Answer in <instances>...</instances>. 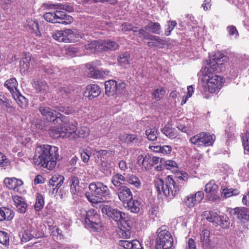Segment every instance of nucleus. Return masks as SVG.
I'll return each instance as SVG.
<instances>
[{
	"label": "nucleus",
	"mask_w": 249,
	"mask_h": 249,
	"mask_svg": "<svg viewBox=\"0 0 249 249\" xmlns=\"http://www.w3.org/2000/svg\"><path fill=\"white\" fill-rule=\"evenodd\" d=\"M58 157L57 147L50 145H42L36 147L34 161L36 165L52 170L56 166Z\"/></svg>",
	"instance_id": "f257e3e1"
},
{
	"label": "nucleus",
	"mask_w": 249,
	"mask_h": 249,
	"mask_svg": "<svg viewBox=\"0 0 249 249\" xmlns=\"http://www.w3.org/2000/svg\"><path fill=\"white\" fill-rule=\"evenodd\" d=\"M182 176H179L174 178L171 176H168L164 180L157 178L154 180V185L159 195L168 197H174L179 192L181 187L178 182V179L185 180L187 174L186 173L181 174Z\"/></svg>",
	"instance_id": "f03ea898"
},
{
	"label": "nucleus",
	"mask_w": 249,
	"mask_h": 249,
	"mask_svg": "<svg viewBox=\"0 0 249 249\" xmlns=\"http://www.w3.org/2000/svg\"><path fill=\"white\" fill-rule=\"evenodd\" d=\"M4 86L10 92L13 98L20 107H23L26 106L28 101L17 89L18 83L15 78H12L6 80L5 82Z\"/></svg>",
	"instance_id": "7ed1b4c3"
},
{
	"label": "nucleus",
	"mask_w": 249,
	"mask_h": 249,
	"mask_svg": "<svg viewBox=\"0 0 249 249\" xmlns=\"http://www.w3.org/2000/svg\"><path fill=\"white\" fill-rule=\"evenodd\" d=\"M173 238L170 232L160 228L158 230L156 240V249H172Z\"/></svg>",
	"instance_id": "20e7f679"
},
{
	"label": "nucleus",
	"mask_w": 249,
	"mask_h": 249,
	"mask_svg": "<svg viewBox=\"0 0 249 249\" xmlns=\"http://www.w3.org/2000/svg\"><path fill=\"white\" fill-rule=\"evenodd\" d=\"M53 38L59 42L66 43L74 42L79 40L80 35L74 29H69L56 31L53 35Z\"/></svg>",
	"instance_id": "39448f33"
},
{
	"label": "nucleus",
	"mask_w": 249,
	"mask_h": 249,
	"mask_svg": "<svg viewBox=\"0 0 249 249\" xmlns=\"http://www.w3.org/2000/svg\"><path fill=\"white\" fill-rule=\"evenodd\" d=\"M206 219L215 226L219 225L222 228H227L229 226V218L218 211H210Z\"/></svg>",
	"instance_id": "423d86ee"
},
{
	"label": "nucleus",
	"mask_w": 249,
	"mask_h": 249,
	"mask_svg": "<svg viewBox=\"0 0 249 249\" xmlns=\"http://www.w3.org/2000/svg\"><path fill=\"white\" fill-rule=\"evenodd\" d=\"M215 139L214 134L208 132H201L191 137L190 141L191 143L198 146H209L213 145Z\"/></svg>",
	"instance_id": "0eeeda50"
},
{
	"label": "nucleus",
	"mask_w": 249,
	"mask_h": 249,
	"mask_svg": "<svg viewBox=\"0 0 249 249\" xmlns=\"http://www.w3.org/2000/svg\"><path fill=\"white\" fill-rule=\"evenodd\" d=\"M141 38L143 39L149 40L147 45L150 48L156 47L157 48H162L166 45L167 41L165 37L153 35L150 33H145V31L141 30Z\"/></svg>",
	"instance_id": "6e6552de"
},
{
	"label": "nucleus",
	"mask_w": 249,
	"mask_h": 249,
	"mask_svg": "<svg viewBox=\"0 0 249 249\" xmlns=\"http://www.w3.org/2000/svg\"><path fill=\"white\" fill-rule=\"evenodd\" d=\"M228 58L220 52H217L213 56L212 59H210L209 62L205 65V69H207V72L208 75L213 74V72L218 71V65H222L224 62H227Z\"/></svg>",
	"instance_id": "1a4fd4ad"
},
{
	"label": "nucleus",
	"mask_w": 249,
	"mask_h": 249,
	"mask_svg": "<svg viewBox=\"0 0 249 249\" xmlns=\"http://www.w3.org/2000/svg\"><path fill=\"white\" fill-rule=\"evenodd\" d=\"M90 192H87L89 193L90 195L96 197H103L105 199V196L109 198L108 193L107 192L108 187L104 185L101 182H91L89 186Z\"/></svg>",
	"instance_id": "9d476101"
},
{
	"label": "nucleus",
	"mask_w": 249,
	"mask_h": 249,
	"mask_svg": "<svg viewBox=\"0 0 249 249\" xmlns=\"http://www.w3.org/2000/svg\"><path fill=\"white\" fill-rule=\"evenodd\" d=\"M206 80L208 91L210 93L217 92L219 91L224 83L223 78L217 75H208L206 76Z\"/></svg>",
	"instance_id": "9b49d317"
},
{
	"label": "nucleus",
	"mask_w": 249,
	"mask_h": 249,
	"mask_svg": "<svg viewBox=\"0 0 249 249\" xmlns=\"http://www.w3.org/2000/svg\"><path fill=\"white\" fill-rule=\"evenodd\" d=\"M85 225L87 228L91 229L94 231L98 230L100 226V220L96 211L90 209L87 212Z\"/></svg>",
	"instance_id": "f8f14e48"
},
{
	"label": "nucleus",
	"mask_w": 249,
	"mask_h": 249,
	"mask_svg": "<svg viewBox=\"0 0 249 249\" xmlns=\"http://www.w3.org/2000/svg\"><path fill=\"white\" fill-rule=\"evenodd\" d=\"M39 112L45 117L48 121H53L54 124H60L63 121L64 116L60 113H56L51 108L47 107H40L39 108Z\"/></svg>",
	"instance_id": "ddd939ff"
},
{
	"label": "nucleus",
	"mask_w": 249,
	"mask_h": 249,
	"mask_svg": "<svg viewBox=\"0 0 249 249\" xmlns=\"http://www.w3.org/2000/svg\"><path fill=\"white\" fill-rule=\"evenodd\" d=\"M86 198L92 204L93 206L98 203H100V207L103 214L108 216L109 212V202L107 196H105V199L103 197H96L90 195L89 193H86Z\"/></svg>",
	"instance_id": "4468645a"
},
{
	"label": "nucleus",
	"mask_w": 249,
	"mask_h": 249,
	"mask_svg": "<svg viewBox=\"0 0 249 249\" xmlns=\"http://www.w3.org/2000/svg\"><path fill=\"white\" fill-rule=\"evenodd\" d=\"M218 189V186L214 180H211L206 184L205 191L209 200L213 201L219 200V197L217 195Z\"/></svg>",
	"instance_id": "2eb2a0df"
},
{
	"label": "nucleus",
	"mask_w": 249,
	"mask_h": 249,
	"mask_svg": "<svg viewBox=\"0 0 249 249\" xmlns=\"http://www.w3.org/2000/svg\"><path fill=\"white\" fill-rule=\"evenodd\" d=\"M85 66L88 70V75L90 78L104 79L108 75L107 71H100L94 68L92 62L86 64Z\"/></svg>",
	"instance_id": "dca6fc26"
},
{
	"label": "nucleus",
	"mask_w": 249,
	"mask_h": 249,
	"mask_svg": "<svg viewBox=\"0 0 249 249\" xmlns=\"http://www.w3.org/2000/svg\"><path fill=\"white\" fill-rule=\"evenodd\" d=\"M231 213L244 223L249 220V210L245 207L235 208L231 210Z\"/></svg>",
	"instance_id": "f3484780"
},
{
	"label": "nucleus",
	"mask_w": 249,
	"mask_h": 249,
	"mask_svg": "<svg viewBox=\"0 0 249 249\" xmlns=\"http://www.w3.org/2000/svg\"><path fill=\"white\" fill-rule=\"evenodd\" d=\"M64 177L60 175H54L50 179L49 182L50 189L52 190V193L55 194L58 189L64 182Z\"/></svg>",
	"instance_id": "a211bd4d"
},
{
	"label": "nucleus",
	"mask_w": 249,
	"mask_h": 249,
	"mask_svg": "<svg viewBox=\"0 0 249 249\" xmlns=\"http://www.w3.org/2000/svg\"><path fill=\"white\" fill-rule=\"evenodd\" d=\"M141 30L145 31V33H149L147 31L150 32L153 34L157 35H160L161 33V28L160 25L158 22H154L150 21L148 24L143 28H141L139 31V37L141 38Z\"/></svg>",
	"instance_id": "6ab92c4d"
},
{
	"label": "nucleus",
	"mask_w": 249,
	"mask_h": 249,
	"mask_svg": "<svg viewBox=\"0 0 249 249\" xmlns=\"http://www.w3.org/2000/svg\"><path fill=\"white\" fill-rule=\"evenodd\" d=\"M110 217L121 225L127 222L125 214L116 209L110 210Z\"/></svg>",
	"instance_id": "aec40b11"
},
{
	"label": "nucleus",
	"mask_w": 249,
	"mask_h": 249,
	"mask_svg": "<svg viewBox=\"0 0 249 249\" xmlns=\"http://www.w3.org/2000/svg\"><path fill=\"white\" fill-rule=\"evenodd\" d=\"M117 195L120 200L124 204L133 197L130 189L126 186H121L117 192Z\"/></svg>",
	"instance_id": "412c9836"
},
{
	"label": "nucleus",
	"mask_w": 249,
	"mask_h": 249,
	"mask_svg": "<svg viewBox=\"0 0 249 249\" xmlns=\"http://www.w3.org/2000/svg\"><path fill=\"white\" fill-rule=\"evenodd\" d=\"M101 92V89L99 86L97 85H89L86 87V89L84 93V95L91 100L97 97Z\"/></svg>",
	"instance_id": "4be33fe9"
},
{
	"label": "nucleus",
	"mask_w": 249,
	"mask_h": 249,
	"mask_svg": "<svg viewBox=\"0 0 249 249\" xmlns=\"http://www.w3.org/2000/svg\"><path fill=\"white\" fill-rule=\"evenodd\" d=\"M4 183L6 186L9 189L18 192L19 188L23 184L21 180L16 178H6L4 180Z\"/></svg>",
	"instance_id": "5701e85b"
},
{
	"label": "nucleus",
	"mask_w": 249,
	"mask_h": 249,
	"mask_svg": "<svg viewBox=\"0 0 249 249\" xmlns=\"http://www.w3.org/2000/svg\"><path fill=\"white\" fill-rule=\"evenodd\" d=\"M58 125H61L64 132L66 134L65 138H69L72 133L76 132V126L75 125L71 124L69 122L66 121V117L64 116L63 121L60 124H57Z\"/></svg>",
	"instance_id": "b1692460"
},
{
	"label": "nucleus",
	"mask_w": 249,
	"mask_h": 249,
	"mask_svg": "<svg viewBox=\"0 0 249 249\" xmlns=\"http://www.w3.org/2000/svg\"><path fill=\"white\" fill-rule=\"evenodd\" d=\"M54 15L56 20L55 23L69 24L73 21L72 17L66 15L64 12L57 10L55 12V14Z\"/></svg>",
	"instance_id": "393cba45"
},
{
	"label": "nucleus",
	"mask_w": 249,
	"mask_h": 249,
	"mask_svg": "<svg viewBox=\"0 0 249 249\" xmlns=\"http://www.w3.org/2000/svg\"><path fill=\"white\" fill-rule=\"evenodd\" d=\"M124 207L131 213H138L140 210V203L133 197L123 204Z\"/></svg>",
	"instance_id": "a878e982"
},
{
	"label": "nucleus",
	"mask_w": 249,
	"mask_h": 249,
	"mask_svg": "<svg viewBox=\"0 0 249 249\" xmlns=\"http://www.w3.org/2000/svg\"><path fill=\"white\" fill-rule=\"evenodd\" d=\"M125 88V84L124 83H120L119 84L115 80H110V92L121 94Z\"/></svg>",
	"instance_id": "bb28decb"
},
{
	"label": "nucleus",
	"mask_w": 249,
	"mask_h": 249,
	"mask_svg": "<svg viewBox=\"0 0 249 249\" xmlns=\"http://www.w3.org/2000/svg\"><path fill=\"white\" fill-rule=\"evenodd\" d=\"M70 191L72 195H76L79 191V179L76 176H71L69 179Z\"/></svg>",
	"instance_id": "cd10ccee"
},
{
	"label": "nucleus",
	"mask_w": 249,
	"mask_h": 249,
	"mask_svg": "<svg viewBox=\"0 0 249 249\" xmlns=\"http://www.w3.org/2000/svg\"><path fill=\"white\" fill-rule=\"evenodd\" d=\"M49 134L51 137L54 139L66 137V134L64 132V130L61 125H60V127L56 126L52 127L49 130Z\"/></svg>",
	"instance_id": "c85d7f7f"
},
{
	"label": "nucleus",
	"mask_w": 249,
	"mask_h": 249,
	"mask_svg": "<svg viewBox=\"0 0 249 249\" xmlns=\"http://www.w3.org/2000/svg\"><path fill=\"white\" fill-rule=\"evenodd\" d=\"M160 158L155 156H151L149 154H146L145 157L144 162V168L145 169H149L151 166L157 164L160 161Z\"/></svg>",
	"instance_id": "c756f323"
},
{
	"label": "nucleus",
	"mask_w": 249,
	"mask_h": 249,
	"mask_svg": "<svg viewBox=\"0 0 249 249\" xmlns=\"http://www.w3.org/2000/svg\"><path fill=\"white\" fill-rule=\"evenodd\" d=\"M0 106L8 112H13L15 111L11 102L3 95H0Z\"/></svg>",
	"instance_id": "7c9ffc66"
},
{
	"label": "nucleus",
	"mask_w": 249,
	"mask_h": 249,
	"mask_svg": "<svg viewBox=\"0 0 249 249\" xmlns=\"http://www.w3.org/2000/svg\"><path fill=\"white\" fill-rule=\"evenodd\" d=\"M33 86L36 92L40 94L45 93L48 89L47 83L42 81H34Z\"/></svg>",
	"instance_id": "2f4dec72"
},
{
	"label": "nucleus",
	"mask_w": 249,
	"mask_h": 249,
	"mask_svg": "<svg viewBox=\"0 0 249 249\" xmlns=\"http://www.w3.org/2000/svg\"><path fill=\"white\" fill-rule=\"evenodd\" d=\"M14 212L6 208H0V221L11 220L14 217Z\"/></svg>",
	"instance_id": "473e14b6"
},
{
	"label": "nucleus",
	"mask_w": 249,
	"mask_h": 249,
	"mask_svg": "<svg viewBox=\"0 0 249 249\" xmlns=\"http://www.w3.org/2000/svg\"><path fill=\"white\" fill-rule=\"evenodd\" d=\"M120 140L127 143H138V138L136 135L130 134H121L119 136Z\"/></svg>",
	"instance_id": "72a5a7b5"
},
{
	"label": "nucleus",
	"mask_w": 249,
	"mask_h": 249,
	"mask_svg": "<svg viewBox=\"0 0 249 249\" xmlns=\"http://www.w3.org/2000/svg\"><path fill=\"white\" fill-rule=\"evenodd\" d=\"M33 62L30 53L25 54L23 59L20 62V69H23L24 71L27 70L31 65H33Z\"/></svg>",
	"instance_id": "f704fd0d"
},
{
	"label": "nucleus",
	"mask_w": 249,
	"mask_h": 249,
	"mask_svg": "<svg viewBox=\"0 0 249 249\" xmlns=\"http://www.w3.org/2000/svg\"><path fill=\"white\" fill-rule=\"evenodd\" d=\"M127 225V227H125L124 225H122L123 226L122 228H119L117 232L119 236L123 238L128 239L131 236V231L130 228L129 226L128 225V223L126 222L124 223Z\"/></svg>",
	"instance_id": "c9c22d12"
},
{
	"label": "nucleus",
	"mask_w": 249,
	"mask_h": 249,
	"mask_svg": "<svg viewBox=\"0 0 249 249\" xmlns=\"http://www.w3.org/2000/svg\"><path fill=\"white\" fill-rule=\"evenodd\" d=\"M161 131L166 136L171 139H175L178 136L177 133L168 125H166Z\"/></svg>",
	"instance_id": "e433bc0d"
},
{
	"label": "nucleus",
	"mask_w": 249,
	"mask_h": 249,
	"mask_svg": "<svg viewBox=\"0 0 249 249\" xmlns=\"http://www.w3.org/2000/svg\"><path fill=\"white\" fill-rule=\"evenodd\" d=\"M183 203L189 208L194 207L198 204L193 194H190L186 196L183 199Z\"/></svg>",
	"instance_id": "4c0bfd02"
},
{
	"label": "nucleus",
	"mask_w": 249,
	"mask_h": 249,
	"mask_svg": "<svg viewBox=\"0 0 249 249\" xmlns=\"http://www.w3.org/2000/svg\"><path fill=\"white\" fill-rule=\"evenodd\" d=\"M145 134L149 140L155 141L157 140L158 135V129L155 127L149 128L145 131Z\"/></svg>",
	"instance_id": "58836bf2"
},
{
	"label": "nucleus",
	"mask_w": 249,
	"mask_h": 249,
	"mask_svg": "<svg viewBox=\"0 0 249 249\" xmlns=\"http://www.w3.org/2000/svg\"><path fill=\"white\" fill-rule=\"evenodd\" d=\"M44 205V197L42 195L37 193L34 208L36 211H40L43 208Z\"/></svg>",
	"instance_id": "ea45409f"
},
{
	"label": "nucleus",
	"mask_w": 249,
	"mask_h": 249,
	"mask_svg": "<svg viewBox=\"0 0 249 249\" xmlns=\"http://www.w3.org/2000/svg\"><path fill=\"white\" fill-rule=\"evenodd\" d=\"M130 54L127 53H125L120 55L118 58L119 64L123 67H125L128 65L129 62Z\"/></svg>",
	"instance_id": "a19ab883"
},
{
	"label": "nucleus",
	"mask_w": 249,
	"mask_h": 249,
	"mask_svg": "<svg viewBox=\"0 0 249 249\" xmlns=\"http://www.w3.org/2000/svg\"><path fill=\"white\" fill-rule=\"evenodd\" d=\"M107 150H100L99 155L101 157V164L104 171L108 170L107 162L105 157H107Z\"/></svg>",
	"instance_id": "79ce46f5"
},
{
	"label": "nucleus",
	"mask_w": 249,
	"mask_h": 249,
	"mask_svg": "<svg viewBox=\"0 0 249 249\" xmlns=\"http://www.w3.org/2000/svg\"><path fill=\"white\" fill-rule=\"evenodd\" d=\"M239 194V192L236 189H233L232 188H224L221 192V196L228 198L232 196H236Z\"/></svg>",
	"instance_id": "37998d69"
},
{
	"label": "nucleus",
	"mask_w": 249,
	"mask_h": 249,
	"mask_svg": "<svg viewBox=\"0 0 249 249\" xmlns=\"http://www.w3.org/2000/svg\"><path fill=\"white\" fill-rule=\"evenodd\" d=\"M9 236L8 233L0 231V243L5 246L9 245Z\"/></svg>",
	"instance_id": "c03bdc74"
},
{
	"label": "nucleus",
	"mask_w": 249,
	"mask_h": 249,
	"mask_svg": "<svg viewBox=\"0 0 249 249\" xmlns=\"http://www.w3.org/2000/svg\"><path fill=\"white\" fill-rule=\"evenodd\" d=\"M163 163L164 167L167 170L174 171H176V168H177V164L174 160H167L165 161L163 160Z\"/></svg>",
	"instance_id": "a18cd8bd"
},
{
	"label": "nucleus",
	"mask_w": 249,
	"mask_h": 249,
	"mask_svg": "<svg viewBox=\"0 0 249 249\" xmlns=\"http://www.w3.org/2000/svg\"><path fill=\"white\" fill-rule=\"evenodd\" d=\"M165 93V90L162 88L156 89L152 93L153 97L157 100H159L163 97Z\"/></svg>",
	"instance_id": "49530a36"
},
{
	"label": "nucleus",
	"mask_w": 249,
	"mask_h": 249,
	"mask_svg": "<svg viewBox=\"0 0 249 249\" xmlns=\"http://www.w3.org/2000/svg\"><path fill=\"white\" fill-rule=\"evenodd\" d=\"M97 52L102 51H107L108 49L109 43L108 42L100 40L97 41Z\"/></svg>",
	"instance_id": "de8ad7c7"
},
{
	"label": "nucleus",
	"mask_w": 249,
	"mask_h": 249,
	"mask_svg": "<svg viewBox=\"0 0 249 249\" xmlns=\"http://www.w3.org/2000/svg\"><path fill=\"white\" fill-rule=\"evenodd\" d=\"M76 134L81 138H85L88 136L89 133V129L88 127L83 126L76 129Z\"/></svg>",
	"instance_id": "09e8293b"
},
{
	"label": "nucleus",
	"mask_w": 249,
	"mask_h": 249,
	"mask_svg": "<svg viewBox=\"0 0 249 249\" xmlns=\"http://www.w3.org/2000/svg\"><path fill=\"white\" fill-rule=\"evenodd\" d=\"M47 7L49 9H60L65 10L69 12H71L72 10V8L70 6H66L63 4H47Z\"/></svg>",
	"instance_id": "8fccbe9b"
},
{
	"label": "nucleus",
	"mask_w": 249,
	"mask_h": 249,
	"mask_svg": "<svg viewBox=\"0 0 249 249\" xmlns=\"http://www.w3.org/2000/svg\"><path fill=\"white\" fill-rule=\"evenodd\" d=\"M85 49L89 50L90 53H95L97 52V41L94 40L85 46Z\"/></svg>",
	"instance_id": "3c124183"
},
{
	"label": "nucleus",
	"mask_w": 249,
	"mask_h": 249,
	"mask_svg": "<svg viewBox=\"0 0 249 249\" xmlns=\"http://www.w3.org/2000/svg\"><path fill=\"white\" fill-rule=\"evenodd\" d=\"M127 181L129 184L134 185L137 188H139L141 186L140 179L135 176H130L128 178Z\"/></svg>",
	"instance_id": "603ef678"
},
{
	"label": "nucleus",
	"mask_w": 249,
	"mask_h": 249,
	"mask_svg": "<svg viewBox=\"0 0 249 249\" xmlns=\"http://www.w3.org/2000/svg\"><path fill=\"white\" fill-rule=\"evenodd\" d=\"M177 25V22L175 21H169L167 22V28L165 30V34L166 36L170 35L171 32Z\"/></svg>",
	"instance_id": "864d4df0"
},
{
	"label": "nucleus",
	"mask_w": 249,
	"mask_h": 249,
	"mask_svg": "<svg viewBox=\"0 0 249 249\" xmlns=\"http://www.w3.org/2000/svg\"><path fill=\"white\" fill-rule=\"evenodd\" d=\"M45 71L49 74H53L59 72V69L56 66L49 65L45 67Z\"/></svg>",
	"instance_id": "5fc2aeb1"
},
{
	"label": "nucleus",
	"mask_w": 249,
	"mask_h": 249,
	"mask_svg": "<svg viewBox=\"0 0 249 249\" xmlns=\"http://www.w3.org/2000/svg\"><path fill=\"white\" fill-rule=\"evenodd\" d=\"M227 31L229 36H234V38H237L239 35L236 28L233 25L229 26L227 28Z\"/></svg>",
	"instance_id": "6e6d98bb"
},
{
	"label": "nucleus",
	"mask_w": 249,
	"mask_h": 249,
	"mask_svg": "<svg viewBox=\"0 0 249 249\" xmlns=\"http://www.w3.org/2000/svg\"><path fill=\"white\" fill-rule=\"evenodd\" d=\"M135 28L137 29V27L127 23H124L121 26V29L124 32L133 31L134 32H137L136 30H134Z\"/></svg>",
	"instance_id": "4d7b16f0"
},
{
	"label": "nucleus",
	"mask_w": 249,
	"mask_h": 249,
	"mask_svg": "<svg viewBox=\"0 0 249 249\" xmlns=\"http://www.w3.org/2000/svg\"><path fill=\"white\" fill-rule=\"evenodd\" d=\"M249 133L247 132L244 136L242 137V143L245 150L249 151Z\"/></svg>",
	"instance_id": "13d9d810"
},
{
	"label": "nucleus",
	"mask_w": 249,
	"mask_h": 249,
	"mask_svg": "<svg viewBox=\"0 0 249 249\" xmlns=\"http://www.w3.org/2000/svg\"><path fill=\"white\" fill-rule=\"evenodd\" d=\"M33 238V237L32 236V234H31L30 230H28V228L24 231L22 234L21 238L23 242H26L32 239Z\"/></svg>",
	"instance_id": "bf43d9fd"
},
{
	"label": "nucleus",
	"mask_w": 249,
	"mask_h": 249,
	"mask_svg": "<svg viewBox=\"0 0 249 249\" xmlns=\"http://www.w3.org/2000/svg\"><path fill=\"white\" fill-rule=\"evenodd\" d=\"M54 14H55V12L46 13L44 15V18L48 22L55 23L56 20Z\"/></svg>",
	"instance_id": "052dcab7"
},
{
	"label": "nucleus",
	"mask_w": 249,
	"mask_h": 249,
	"mask_svg": "<svg viewBox=\"0 0 249 249\" xmlns=\"http://www.w3.org/2000/svg\"><path fill=\"white\" fill-rule=\"evenodd\" d=\"M210 231L207 230H204L201 234V240L203 242L206 244H209L210 242L209 239Z\"/></svg>",
	"instance_id": "680f3d73"
},
{
	"label": "nucleus",
	"mask_w": 249,
	"mask_h": 249,
	"mask_svg": "<svg viewBox=\"0 0 249 249\" xmlns=\"http://www.w3.org/2000/svg\"><path fill=\"white\" fill-rule=\"evenodd\" d=\"M9 163V160L6 156L0 151V167L8 166Z\"/></svg>",
	"instance_id": "e2e57ef3"
},
{
	"label": "nucleus",
	"mask_w": 249,
	"mask_h": 249,
	"mask_svg": "<svg viewBox=\"0 0 249 249\" xmlns=\"http://www.w3.org/2000/svg\"><path fill=\"white\" fill-rule=\"evenodd\" d=\"M131 241L120 240L118 242V245L124 249H131Z\"/></svg>",
	"instance_id": "0e129e2a"
},
{
	"label": "nucleus",
	"mask_w": 249,
	"mask_h": 249,
	"mask_svg": "<svg viewBox=\"0 0 249 249\" xmlns=\"http://www.w3.org/2000/svg\"><path fill=\"white\" fill-rule=\"evenodd\" d=\"M30 230L31 234H32L33 238H38L42 236L41 233L38 232L34 227L31 226L30 227L27 228Z\"/></svg>",
	"instance_id": "69168bd1"
},
{
	"label": "nucleus",
	"mask_w": 249,
	"mask_h": 249,
	"mask_svg": "<svg viewBox=\"0 0 249 249\" xmlns=\"http://www.w3.org/2000/svg\"><path fill=\"white\" fill-rule=\"evenodd\" d=\"M29 27L38 35L37 31L38 30V23L37 21H31L30 24H29Z\"/></svg>",
	"instance_id": "338daca9"
},
{
	"label": "nucleus",
	"mask_w": 249,
	"mask_h": 249,
	"mask_svg": "<svg viewBox=\"0 0 249 249\" xmlns=\"http://www.w3.org/2000/svg\"><path fill=\"white\" fill-rule=\"evenodd\" d=\"M131 249H143L141 243L137 240L131 241Z\"/></svg>",
	"instance_id": "774afa93"
}]
</instances>
